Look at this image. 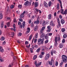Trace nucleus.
Wrapping results in <instances>:
<instances>
[{
  "label": "nucleus",
  "mask_w": 67,
  "mask_h": 67,
  "mask_svg": "<svg viewBox=\"0 0 67 67\" xmlns=\"http://www.w3.org/2000/svg\"><path fill=\"white\" fill-rule=\"evenodd\" d=\"M18 7L19 9H21L22 8V5H19L18 6Z\"/></svg>",
  "instance_id": "ea45409f"
},
{
  "label": "nucleus",
  "mask_w": 67,
  "mask_h": 67,
  "mask_svg": "<svg viewBox=\"0 0 67 67\" xmlns=\"http://www.w3.org/2000/svg\"><path fill=\"white\" fill-rule=\"evenodd\" d=\"M64 46V44L63 43H60L59 45V47L60 48H62Z\"/></svg>",
  "instance_id": "6ab92c4d"
},
{
  "label": "nucleus",
  "mask_w": 67,
  "mask_h": 67,
  "mask_svg": "<svg viewBox=\"0 0 67 67\" xmlns=\"http://www.w3.org/2000/svg\"><path fill=\"white\" fill-rule=\"evenodd\" d=\"M39 57L40 58H43V55H42V54H40Z\"/></svg>",
  "instance_id": "3c124183"
},
{
  "label": "nucleus",
  "mask_w": 67,
  "mask_h": 67,
  "mask_svg": "<svg viewBox=\"0 0 67 67\" xmlns=\"http://www.w3.org/2000/svg\"><path fill=\"white\" fill-rule=\"evenodd\" d=\"M12 66H13V63H11L9 64L8 67H11Z\"/></svg>",
  "instance_id": "79ce46f5"
},
{
  "label": "nucleus",
  "mask_w": 67,
  "mask_h": 67,
  "mask_svg": "<svg viewBox=\"0 0 67 67\" xmlns=\"http://www.w3.org/2000/svg\"><path fill=\"white\" fill-rule=\"evenodd\" d=\"M35 48H38V46L37 45L35 44Z\"/></svg>",
  "instance_id": "4d7b16f0"
},
{
  "label": "nucleus",
  "mask_w": 67,
  "mask_h": 67,
  "mask_svg": "<svg viewBox=\"0 0 67 67\" xmlns=\"http://www.w3.org/2000/svg\"><path fill=\"white\" fill-rule=\"evenodd\" d=\"M40 51H41V48H39L36 50V52L37 53H39Z\"/></svg>",
  "instance_id": "4be33fe9"
},
{
  "label": "nucleus",
  "mask_w": 67,
  "mask_h": 67,
  "mask_svg": "<svg viewBox=\"0 0 67 67\" xmlns=\"http://www.w3.org/2000/svg\"><path fill=\"white\" fill-rule=\"evenodd\" d=\"M14 8V5H12L10 6V8H11V9H13Z\"/></svg>",
  "instance_id": "8fccbe9b"
},
{
  "label": "nucleus",
  "mask_w": 67,
  "mask_h": 67,
  "mask_svg": "<svg viewBox=\"0 0 67 67\" xmlns=\"http://www.w3.org/2000/svg\"><path fill=\"white\" fill-rule=\"evenodd\" d=\"M6 24L8 27H10V22L6 23Z\"/></svg>",
  "instance_id": "a211bd4d"
},
{
  "label": "nucleus",
  "mask_w": 67,
  "mask_h": 67,
  "mask_svg": "<svg viewBox=\"0 0 67 67\" xmlns=\"http://www.w3.org/2000/svg\"><path fill=\"white\" fill-rule=\"evenodd\" d=\"M2 14L1 13L0 14V19H2Z\"/></svg>",
  "instance_id": "e433bc0d"
},
{
  "label": "nucleus",
  "mask_w": 67,
  "mask_h": 67,
  "mask_svg": "<svg viewBox=\"0 0 67 67\" xmlns=\"http://www.w3.org/2000/svg\"><path fill=\"white\" fill-rule=\"evenodd\" d=\"M56 8L57 10H59V4H58V3L57 4Z\"/></svg>",
  "instance_id": "c756f323"
},
{
  "label": "nucleus",
  "mask_w": 67,
  "mask_h": 67,
  "mask_svg": "<svg viewBox=\"0 0 67 67\" xmlns=\"http://www.w3.org/2000/svg\"><path fill=\"white\" fill-rule=\"evenodd\" d=\"M47 29L48 30L47 31V32H51V26H48L47 27Z\"/></svg>",
  "instance_id": "6e6552de"
},
{
  "label": "nucleus",
  "mask_w": 67,
  "mask_h": 67,
  "mask_svg": "<svg viewBox=\"0 0 67 67\" xmlns=\"http://www.w3.org/2000/svg\"><path fill=\"white\" fill-rule=\"evenodd\" d=\"M25 13V11H24L22 14H21L20 16V19H19V21L21 22H23V20L21 19H22L23 18L24 16V14Z\"/></svg>",
  "instance_id": "7ed1b4c3"
},
{
  "label": "nucleus",
  "mask_w": 67,
  "mask_h": 67,
  "mask_svg": "<svg viewBox=\"0 0 67 67\" xmlns=\"http://www.w3.org/2000/svg\"><path fill=\"white\" fill-rule=\"evenodd\" d=\"M26 34H28L30 33V28H28L27 29Z\"/></svg>",
  "instance_id": "ddd939ff"
},
{
  "label": "nucleus",
  "mask_w": 67,
  "mask_h": 67,
  "mask_svg": "<svg viewBox=\"0 0 67 67\" xmlns=\"http://www.w3.org/2000/svg\"><path fill=\"white\" fill-rule=\"evenodd\" d=\"M45 27L44 26L40 30V34H42L41 37H43L44 36V34H43V32H44V30H45Z\"/></svg>",
  "instance_id": "f257e3e1"
},
{
  "label": "nucleus",
  "mask_w": 67,
  "mask_h": 67,
  "mask_svg": "<svg viewBox=\"0 0 67 67\" xmlns=\"http://www.w3.org/2000/svg\"><path fill=\"white\" fill-rule=\"evenodd\" d=\"M39 23H40V21H39V20L35 21L34 22V23H35V24H36L37 25H38V24H39Z\"/></svg>",
  "instance_id": "dca6fc26"
},
{
  "label": "nucleus",
  "mask_w": 67,
  "mask_h": 67,
  "mask_svg": "<svg viewBox=\"0 0 67 67\" xmlns=\"http://www.w3.org/2000/svg\"><path fill=\"white\" fill-rule=\"evenodd\" d=\"M37 55H35L33 58V59L34 60H35V59H36V58H37Z\"/></svg>",
  "instance_id": "f704fd0d"
},
{
  "label": "nucleus",
  "mask_w": 67,
  "mask_h": 67,
  "mask_svg": "<svg viewBox=\"0 0 67 67\" xmlns=\"http://www.w3.org/2000/svg\"><path fill=\"white\" fill-rule=\"evenodd\" d=\"M30 51L31 53H33V49H32V48H30Z\"/></svg>",
  "instance_id": "de8ad7c7"
},
{
  "label": "nucleus",
  "mask_w": 67,
  "mask_h": 67,
  "mask_svg": "<svg viewBox=\"0 0 67 67\" xmlns=\"http://www.w3.org/2000/svg\"><path fill=\"white\" fill-rule=\"evenodd\" d=\"M65 29L64 28H62L61 30V31L62 32H65Z\"/></svg>",
  "instance_id": "7c9ffc66"
},
{
  "label": "nucleus",
  "mask_w": 67,
  "mask_h": 67,
  "mask_svg": "<svg viewBox=\"0 0 67 67\" xmlns=\"http://www.w3.org/2000/svg\"><path fill=\"white\" fill-rule=\"evenodd\" d=\"M58 43L57 42V41H55V43L54 45L55 46H56L57 45V44Z\"/></svg>",
  "instance_id": "a18cd8bd"
},
{
  "label": "nucleus",
  "mask_w": 67,
  "mask_h": 67,
  "mask_svg": "<svg viewBox=\"0 0 67 67\" xmlns=\"http://www.w3.org/2000/svg\"><path fill=\"white\" fill-rule=\"evenodd\" d=\"M57 21L58 25L59 26V27H60V26H61V24H60V21H59V18H57Z\"/></svg>",
  "instance_id": "9d476101"
},
{
  "label": "nucleus",
  "mask_w": 67,
  "mask_h": 67,
  "mask_svg": "<svg viewBox=\"0 0 67 67\" xmlns=\"http://www.w3.org/2000/svg\"><path fill=\"white\" fill-rule=\"evenodd\" d=\"M20 29H22V27H23V26L22 25H20Z\"/></svg>",
  "instance_id": "0e129e2a"
},
{
  "label": "nucleus",
  "mask_w": 67,
  "mask_h": 67,
  "mask_svg": "<svg viewBox=\"0 0 67 67\" xmlns=\"http://www.w3.org/2000/svg\"><path fill=\"white\" fill-rule=\"evenodd\" d=\"M6 44V42L5 41H4L3 43V45H5Z\"/></svg>",
  "instance_id": "338daca9"
},
{
  "label": "nucleus",
  "mask_w": 67,
  "mask_h": 67,
  "mask_svg": "<svg viewBox=\"0 0 67 67\" xmlns=\"http://www.w3.org/2000/svg\"><path fill=\"white\" fill-rule=\"evenodd\" d=\"M37 30V26H36L34 28L35 31H36Z\"/></svg>",
  "instance_id": "4c0bfd02"
},
{
  "label": "nucleus",
  "mask_w": 67,
  "mask_h": 67,
  "mask_svg": "<svg viewBox=\"0 0 67 67\" xmlns=\"http://www.w3.org/2000/svg\"><path fill=\"white\" fill-rule=\"evenodd\" d=\"M61 23L62 24H64V23H65V20L63 19L61 20Z\"/></svg>",
  "instance_id": "393cba45"
},
{
  "label": "nucleus",
  "mask_w": 67,
  "mask_h": 67,
  "mask_svg": "<svg viewBox=\"0 0 67 67\" xmlns=\"http://www.w3.org/2000/svg\"><path fill=\"white\" fill-rule=\"evenodd\" d=\"M42 39H39L38 40V42H41L42 41Z\"/></svg>",
  "instance_id": "49530a36"
},
{
  "label": "nucleus",
  "mask_w": 67,
  "mask_h": 67,
  "mask_svg": "<svg viewBox=\"0 0 67 67\" xmlns=\"http://www.w3.org/2000/svg\"><path fill=\"white\" fill-rule=\"evenodd\" d=\"M38 3L37 2H36L35 3L34 5L35 7H37L38 6Z\"/></svg>",
  "instance_id": "aec40b11"
},
{
  "label": "nucleus",
  "mask_w": 67,
  "mask_h": 67,
  "mask_svg": "<svg viewBox=\"0 0 67 67\" xmlns=\"http://www.w3.org/2000/svg\"><path fill=\"white\" fill-rule=\"evenodd\" d=\"M13 27L14 28V29L13 28H11V29L12 30H14L15 32L16 31V30L15 29L16 28V27H15V24H14L13 25Z\"/></svg>",
  "instance_id": "f8f14e48"
},
{
  "label": "nucleus",
  "mask_w": 67,
  "mask_h": 67,
  "mask_svg": "<svg viewBox=\"0 0 67 67\" xmlns=\"http://www.w3.org/2000/svg\"><path fill=\"white\" fill-rule=\"evenodd\" d=\"M25 22H24L23 23V29H24V27L25 26Z\"/></svg>",
  "instance_id": "c03bdc74"
},
{
  "label": "nucleus",
  "mask_w": 67,
  "mask_h": 67,
  "mask_svg": "<svg viewBox=\"0 0 67 67\" xmlns=\"http://www.w3.org/2000/svg\"><path fill=\"white\" fill-rule=\"evenodd\" d=\"M18 35L19 36H21L22 35V33L21 32H19L18 34Z\"/></svg>",
  "instance_id": "58836bf2"
},
{
  "label": "nucleus",
  "mask_w": 67,
  "mask_h": 67,
  "mask_svg": "<svg viewBox=\"0 0 67 67\" xmlns=\"http://www.w3.org/2000/svg\"><path fill=\"white\" fill-rule=\"evenodd\" d=\"M0 62H3V60L2 59V58L1 57V56L0 55Z\"/></svg>",
  "instance_id": "cd10ccee"
},
{
  "label": "nucleus",
  "mask_w": 67,
  "mask_h": 67,
  "mask_svg": "<svg viewBox=\"0 0 67 67\" xmlns=\"http://www.w3.org/2000/svg\"><path fill=\"white\" fill-rule=\"evenodd\" d=\"M47 63H48L51 66H52V62L51 61H48L47 62Z\"/></svg>",
  "instance_id": "2eb2a0df"
},
{
  "label": "nucleus",
  "mask_w": 67,
  "mask_h": 67,
  "mask_svg": "<svg viewBox=\"0 0 67 67\" xmlns=\"http://www.w3.org/2000/svg\"><path fill=\"white\" fill-rule=\"evenodd\" d=\"M58 62L57 61L56 62V63H55V66H58Z\"/></svg>",
  "instance_id": "09e8293b"
},
{
  "label": "nucleus",
  "mask_w": 67,
  "mask_h": 67,
  "mask_svg": "<svg viewBox=\"0 0 67 67\" xmlns=\"http://www.w3.org/2000/svg\"><path fill=\"white\" fill-rule=\"evenodd\" d=\"M10 34H9L10 35H11V37H13L14 36V33L13 32H10Z\"/></svg>",
  "instance_id": "b1692460"
},
{
  "label": "nucleus",
  "mask_w": 67,
  "mask_h": 67,
  "mask_svg": "<svg viewBox=\"0 0 67 67\" xmlns=\"http://www.w3.org/2000/svg\"><path fill=\"white\" fill-rule=\"evenodd\" d=\"M63 62H62L60 64V66H63Z\"/></svg>",
  "instance_id": "6e6d98bb"
},
{
  "label": "nucleus",
  "mask_w": 67,
  "mask_h": 67,
  "mask_svg": "<svg viewBox=\"0 0 67 67\" xmlns=\"http://www.w3.org/2000/svg\"><path fill=\"white\" fill-rule=\"evenodd\" d=\"M45 39L47 40L48 38V34H46L45 35V36L44 37Z\"/></svg>",
  "instance_id": "412c9836"
},
{
  "label": "nucleus",
  "mask_w": 67,
  "mask_h": 67,
  "mask_svg": "<svg viewBox=\"0 0 67 67\" xmlns=\"http://www.w3.org/2000/svg\"><path fill=\"white\" fill-rule=\"evenodd\" d=\"M48 42V40H47L45 41V43L46 44H47V43Z\"/></svg>",
  "instance_id": "052dcab7"
},
{
  "label": "nucleus",
  "mask_w": 67,
  "mask_h": 67,
  "mask_svg": "<svg viewBox=\"0 0 67 67\" xmlns=\"http://www.w3.org/2000/svg\"><path fill=\"white\" fill-rule=\"evenodd\" d=\"M30 5L31 4V2H29V1H27L24 4V5Z\"/></svg>",
  "instance_id": "423d86ee"
},
{
  "label": "nucleus",
  "mask_w": 67,
  "mask_h": 67,
  "mask_svg": "<svg viewBox=\"0 0 67 67\" xmlns=\"http://www.w3.org/2000/svg\"><path fill=\"white\" fill-rule=\"evenodd\" d=\"M59 1V3H60V7L61 9H63V8L62 7V2H61V1L60 0H58Z\"/></svg>",
  "instance_id": "c85d7f7f"
},
{
  "label": "nucleus",
  "mask_w": 67,
  "mask_h": 67,
  "mask_svg": "<svg viewBox=\"0 0 67 67\" xmlns=\"http://www.w3.org/2000/svg\"><path fill=\"white\" fill-rule=\"evenodd\" d=\"M67 37V34H64L63 36V37L64 38H66Z\"/></svg>",
  "instance_id": "2f4dec72"
},
{
  "label": "nucleus",
  "mask_w": 67,
  "mask_h": 67,
  "mask_svg": "<svg viewBox=\"0 0 67 67\" xmlns=\"http://www.w3.org/2000/svg\"><path fill=\"white\" fill-rule=\"evenodd\" d=\"M32 48L33 49H34V48H35V46L34 45H33L32 46Z\"/></svg>",
  "instance_id": "774afa93"
},
{
  "label": "nucleus",
  "mask_w": 67,
  "mask_h": 67,
  "mask_svg": "<svg viewBox=\"0 0 67 67\" xmlns=\"http://www.w3.org/2000/svg\"><path fill=\"white\" fill-rule=\"evenodd\" d=\"M1 41H4L5 40V38L3 37H2L0 39Z\"/></svg>",
  "instance_id": "473e14b6"
},
{
  "label": "nucleus",
  "mask_w": 67,
  "mask_h": 67,
  "mask_svg": "<svg viewBox=\"0 0 67 67\" xmlns=\"http://www.w3.org/2000/svg\"><path fill=\"white\" fill-rule=\"evenodd\" d=\"M31 27H34V24H33V23H32L31 24Z\"/></svg>",
  "instance_id": "37998d69"
},
{
  "label": "nucleus",
  "mask_w": 67,
  "mask_h": 67,
  "mask_svg": "<svg viewBox=\"0 0 67 67\" xmlns=\"http://www.w3.org/2000/svg\"><path fill=\"white\" fill-rule=\"evenodd\" d=\"M65 42V39H63L62 41V42L63 43H64Z\"/></svg>",
  "instance_id": "864d4df0"
},
{
  "label": "nucleus",
  "mask_w": 67,
  "mask_h": 67,
  "mask_svg": "<svg viewBox=\"0 0 67 67\" xmlns=\"http://www.w3.org/2000/svg\"><path fill=\"white\" fill-rule=\"evenodd\" d=\"M51 62L52 63H52H54V59H52L51 60Z\"/></svg>",
  "instance_id": "603ef678"
},
{
  "label": "nucleus",
  "mask_w": 67,
  "mask_h": 67,
  "mask_svg": "<svg viewBox=\"0 0 67 67\" xmlns=\"http://www.w3.org/2000/svg\"><path fill=\"white\" fill-rule=\"evenodd\" d=\"M21 24V23H20V22L19 21L18 22V25H20Z\"/></svg>",
  "instance_id": "e2e57ef3"
},
{
  "label": "nucleus",
  "mask_w": 67,
  "mask_h": 67,
  "mask_svg": "<svg viewBox=\"0 0 67 67\" xmlns=\"http://www.w3.org/2000/svg\"><path fill=\"white\" fill-rule=\"evenodd\" d=\"M53 53H54V52L53 51H51V55H52V56H53Z\"/></svg>",
  "instance_id": "680f3d73"
},
{
  "label": "nucleus",
  "mask_w": 67,
  "mask_h": 67,
  "mask_svg": "<svg viewBox=\"0 0 67 67\" xmlns=\"http://www.w3.org/2000/svg\"><path fill=\"white\" fill-rule=\"evenodd\" d=\"M48 19H51L52 18V15L51 14L49 15L48 16Z\"/></svg>",
  "instance_id": "5701e85b"
},
{
  "label": "nucleus",
  "mask_w": 67,
  "mask_h": 67,
  "mask_svg": "<svg viewBox=\"0 0 67 67\" xmlns=\"http://www.w3.org/2000/svg\"><path fill=\"white\" fill-rule=\"evenodd\" d=\"M45 24V21H44L43 22L42 25L43 26H44Z\"/></svg>",
  "instance_id": "a19ab883"
},
{
  "label": "nucleus",
  "mask_w": 67,
  "mask_h": 67,
  "mask_svg": "<svg viewBox=\"0 0 67 67\" xmlns=\"http://www.w3.org/2000/svg\"><path fill=\"white\" fill-rule=\"evenodd\" d=\"M32 38V35H31L29 38V41H31Z\"/></svg>",
  "instance_id": "72a5a7b5"
},
{
  "label": "nucleus",
  "mask_w": 67,
  "mask_h": 67,
  "mask_svg": "<svg viewBox=\"0 0 67 67\" xmlns=\"http://www.w3.org/2000/svg\"><path fill=\"white\" fill-rule=\"evenodd\" d=\"M62 58L63 62L65 63H66L67 62V57L66 56L63 55L62 56Z\"/></svg>",
  "instance_id": "f03ea898"
},
{
  "label": "nucleus",
  "mask_w": 67,
  "mask_h": 67,
  "mask_svg": "<svg viewBox=\"0 0 67 67\" xmlns=\"http://www.w3.org/2000/svg\"><path fill=\"white\" fill-rule=\"evenodd\" d=\"M44 6L45 7H46V8H47V7H48V4H47V3H46V2H44Z\"/></svg>",
  "instance_id": "4468645a"
},
{
  "label": "nucleus",
  "mask_w": 67,
  "mask_h": 67,
  "mask_svg": "<svg viewBox=\"0 0 67 67\" xmlns=\"http://www.w3.org/2000/svg\"><path fill=\"white\" fill-rule=\"evenodd\" d=\"M0 52L1 53L4 52V49H3L2 47L0 46Z\"/></svg>",
  "instance_id": "9b49d317"
},
{
  "label": "nucleus",
  "mask_w": 67,
  "mask_h": 67,
  "mask_svg": "<svg viewBox=\"0 0 67 67\" xmlns=\"http://www.w3.org/2000/svg\"><path fill=\"white\" fill-rule=\"evenodd\" d=\"M35 65H36V67H38L39 66H40L41 64H42V62H40V63H39L37 64V62L36 61L35 62Z\"/></svg>",
  "instance_id": "39448f33"
},
{
  "label": "nucleus",
  "mask_w": 67,
  "mask_h": 67,
  "mask_svg": "<svg viewBox=\"0 0 67 67\" xmlns=\"http://www.w3.org/2000/svg\"><path fill=\"white\" fill-rule=\"evenodd\" d=\"M44 53H44V52H42L41 53V55H44Z\"/></svg>",
  "instance_id": "13d9d810"
},
{
  "label": "nucleus",
  "mask_w": 67,
  "mask_h": 67,
  "mask_svg": "<svg viewBox=\"0 0 67 67\" xmlns=\"http://www.w3.org/2000/svg\"><path fill=\"white\" fill-rule=\"evenodd\" d=\"M50 24L52 26H54V24L53 23V21H51L50 22Z\"/></svg>",
  "instance_id": "a878e982"
},
{
  "label": "nucleus",
  "mask_w": 67,
  "mask_h": 67,
  "mask_svg": "<svg viewBox=\"0 0 67 67\" xmlns=\"http://www.w3.org/2000/svg\"><path fill=\"white\" fill-rule=\"evenodd\" d=\"M42 48H43L41 49V51H44L45 50V49L46 48V46H45L42 47Z\"/></svg>",
  "instance_id": "f3484780"
},
{
  "label": "nucleus",
  "mask_w": 67,
  "mask_h": 67,
  "mask_svg": "<svg viewBox=\"0 0 67 67\" xmlns=\"http://www.w3.org/2000/svg\"><path fill=\"white\" fill-rule=\"evenodd\" d=\"M4 23V22L3 21L2 22V23L1 24V28H3V23Z\"/></svg>",
  "instance_id": "bb28decb"
},
{
  "label": "nucleus",
  "mask_w": 67,
  "mask_h": 67,
  "mask_svg": "<svg viewBox=\"0 0 67 67\" xmlns=\"http://www.w3.org/2000/svg\"><path fill=\"white\" fill-rule=\"evenodd\" d=\"M36 41H37V39H35L34 41V43H36Z\"/></svg>",
  "instance_id": "69168bd1"
},
{
  "label": "nucleus",
  "mask_w": 67,
  "mask_h": 67,
  "mask_svg": "<svg viewBox=\"0 0 67 67\" xmlns=\"http://www.w3.org/2000/svg\"><path fill=\"white\" fill-rule=\"evenodd\" d=\"M60 11H61V13L62 14H67V9H65L64 12H63V11H64V10L63 9H61Z\"/></svg>",
  "instance_id": "20e7f679"
},
{
  "label": "nucleus",
  "mask_w": 67,
  "mask_h": 67,
  "mask_svg": "<svg viewBox=\"0 0 67 67\" xmlns=\"http://www.w3.org/2000/svg\"><path fill=\"white\" fill-rule=\"evenodd\" d=\"M50 57V54H49L48 53L47 54L45 58V60H47L48 59L49 57Z\"/></svg>",
  "instance_id": "0eeeda50"
},
{
  "label": "nucleus",
  "mask_w": 67,
  "mask_h": 67,
  "mask_svg": "<svg viewBox=\"0 0 67 67\" xmlns=\"http://www.w3.org/2000/svg\"><path fill=\"white\" fill-rule=\"evenodd\" d=\"M52 5V2L49 1L48 3V5L49 7H51V5Z\"/></svg>",
  "instance_id": "c9c22d12"
},
{
  "label": "nucleus",
  "mask_w": 67,
  "mask_h": 67,
  "mask_svg": "<svg viewBox=\"0 0 67 67\" xmlns=\"http://www.w3.org/2000/svg\"><path fill=\"white\" fill-rule=\"evenodd\" d=\"M29 44V42L28 41H26L25 42V44L26 45H27Z\"/></svg>",
  "instance_id": "bf43d9fd"
},
{
  "label": "nucleus",
  "mask_w": 67,
  "mask_h": 67,
  "mask_svg": "<svg viewBox=\"0 0 67 67\" xmlns=\"http://www.w3.org/2000/svg\"><path fill=\"white\" fill-rule=\"evenodd\" d=\"M52 33H50L49 34L48 36H51V35H52Z\"/></svg>",
  "instance_id": "5fc2aeb1"
},
{
  "label": "nucleus",
  "mask_w": 67,
  "mask_h": 67,
  "mask_svg": "<svg viewBox=\"0 0 67 67\" xmlns=\"http://www.w3.org/2000/svg\"><path fill=\"white\" fill-rule=\"evenodd\" d=\"M60 41V38L59 37H56L55 38V41H57V42H59Z\"/></svg>",
  "instance_id": "1a4fd4ad"
}]
</instances>
